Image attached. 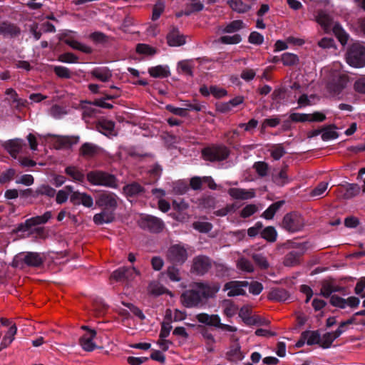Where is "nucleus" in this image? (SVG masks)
Instances as JSON below:
<instances>
[{"mask_svg": "<svg viewBox=\"0 0 365 365\" xmlns=\"http://www.w3.org/2000/svg\"><path fill=\"white\" fill-rule=\"evenodd\" d=\"M202 335L206 342V348L207 351L212 352L214 351L213 345L215 343L213 335L208 331L206 329H204L202 331Z\"/></svg>", "mask_w": 365, "mask_h": 365, "instance_id": "5fc2aeb1", "label": "nucleus"}, {"mask_svg": "<svg viewBox=\"0 0 365 365\" xmlns=\"http://www.w3.org/2000/svg\"><path fill=\"white\" fill-rule=\"evenodd\" d=\"M96 336V331L94 329H89V332H87L80 338L79 344L83 350L92 351L96 349V345L93 342Z\"/></svg>", "mask_w": 365, "mask_h": 365, "instance_id": "412c9836", "label": "nucleus"}, {"mask_svg": "<svg viewBox=\"0 0 365 365\" xmlns=\"http://www.w3.org/2000/svg\"><path fill=\"white\" fill-rule=\"evenodd\" d=\"M269 150L271 156L275 160H279L286 153L285 148L282 144L272 145Z\"/></svg>", "mask_w": 365, "mask_h": 365, "instance_id": "49530a36", "label": "nucleus"}, {"mask_svg": "<svg viewBox=\"0 0 365 365\" xmlns=\"http://www.w3.org/2000/svg\"><path fill=\"white\" fill-rule=\"evenodd\" d=\"M53 71L55 74L59 78H70L71 77V71L64 66H56L53 67Z\"/></svg>", "mask_w": 365, "mask_h": 365, "instance_id": "680f3d73", "label": "nucleus"}, {"mask_svg": "<svg viewBox=\"0 0 365 365\" xmlns=\"http://www.w3.org/2000/svg\"><path fill=\"white\" fill-rule=\"evenodd\" d=\"M70 202L74 205H82L86 207H91L93 205V197L86 192L73 191L70 196Z\"/></svg>", "mask_w": 365, "mask_h": 365, "instance_id": "2eb2a0df", "label": "nucleus"}, {"mask_svg": "<svg viewBox=\"0 0 365 365\" xmlns=\"http://www.w3.org/2000/svg\"><path fill=\"white\" fill-rule=\"evenodd\" d=\"M302 338L307 340L308 345L319 344L320 343V334L318 331H303Z\"/></svg>", "mask_w": 365, "mask_h": 365, "instance_id": "4c0bfd02", "label": "nucleus"}, {"mask_svg": "<svg viewBox=\"0 0 365 365\" xmlns=\"http://www.w3.org/2000/svg\"><path fill=\"white\" fill-rule=\"evenodd\" d=\"M25 145L21 139L10 140L4 143V148L14 158H16L17 154L21 150Z\"/></svg>", "mask_w": 365, "mask_h": 365, "instance_id": "5701e85b", "label": "nucleus"}, {"mask_svg": "<svg viewBox=\"0 0 365 365\" xmlns=\"http://www.w3.org/2000/svg\"><path fill=\"white\" fill-rule=\"evenodd\" d=\"M304 225V218L296 212L286 214L282 222V228L289 232H299L303 229Z\"/></svg>", "mask_w": 365, "mask_h": 365, "instance_id": "39448f33", "label": "nucleus"}, {"mask_svg": "<svg viewBox=\"0 0 365 365\" xmlns=\"http://www.w3.org/2000/svg\"><path fill=\"white\" fill-rule=\"evenodd\" d=\"M287 165H284L279 172L273 173L272 175V181L279 186H284L289 182V178L287 175Z\"/></svg>", "mask_w": 365, "mask_h": 365, "instance_id": "c85d7f7f", "label": "nucleus"}, {"mask_svg": "<svg viewBox=\"0 0 365 365\" xmlns=\"http://www.w3.org/2000/svg\"><path fill=\"white\" fill-rule=\"evenodd\" d=\"M224 304V314L227 317H233L237 311V306L231 301H225Z\"/></svg>", "mask_w": 365, "mask_h": 365, "instance_id": "052dcab7", "label": "nucleus"}, {"mask_svg": "<svg viewBox=\"0 0 365 365\" xmlns=\"http://www.w3.org/2000/svg\"><path fill=\"white\" fill-rule=\"evenodd\" d=\"M346 60L349 65L354 68L365 66V47L359 43H353L347 50Z\"/></svg>", "mask_w": 365, "mask_h": 365, "instance_id": "f03ea898", "label": "nucleus"}, {"mask_svg": "<svg viewBox=\"0 0 365 365\" xmlns=\"http://www.w3.org/2000/svg\"><path fill=\"white\" fill-rule=\"evenodd\" d=\"M329 302L332 306L340 309H344L347 306L351 308H356L359 304L360 300L356 297H350L345 299L341 297L333 294L331 297Z\"/></svg>", "mask_w": 365, "mask_h": 365, "instance_id": "4468645a", "label": "nucleus"}, {"mask_svg": "<svg viewBox=\"0 0 365 365\" xmlns=\"http://www.w3.org/2000/svg\"><path fill=\"white\" fill-rule=\"evenodd\" d=\"M79 152L83 158H91L98 154L99 148L93 143H85L80 148Z\"/></svg>", "mask_w": 365, "mask_h": 365, "instance_id": "a878e982", "label": "nucleus"}, {"mask_svg": "<svg viewBox=\"0 0 365 365\" xmlns=\"http://www.w3.org/2000/svg\"><path fill=\"white\" fill-rule=\"evenodd\" d=\"M258 211V207L255 204L247 205L240 212V217L242 218H247Z\"/></svg>", "mask_w": 365, "mask_h": 365, "instance_id": "13d9d810", "label": "nucleus"}, {"mask_svg": "<svg viewBox=\"0 0 365 365\" xmlns=\"http://www.w3.org/2000/svg\"><path fill=\"white\" fill-rule=\"evenodd\" d=\"M51 212L47 211L43 215L34 217L28 219V220L31 224V227H32L46 223L51 218Z\"/></svg>", "mask_w": 365, "mask_h": 365, "instance_id": "a18cd8bd", "label": "nucleus"}, {"mask_svg": "<svg viewBox=\"0 0 365 365\" xmlns=\"http://www.w3.org/2000/svg\"><path fill=\"white\" fill-rule=\"evenodd\" d=\"M336 127L334 125H330L326 128H324L322 130V138L323 140L327 141L331 139H336L339 137V134L337 132L334 130Z\"/></svg>", "mask_w": 365, "mask_h": 365, "instance_id": "de8ad7c7", "label": "nucleus"}, {"mask_svg": "<svg viewBox=\"0 0 365 365\" xmlns=\"http://www.w3.org/2000/svg\"><path fill=\"white\" fill-rule=\"evenodd\" d=\"M296 247L300 248L301 251H290L284 257L283 264L286 267H294L300 263V258L304 252V245H297Z\"/></svg>", "mask_w": 365, "mask_h": 365, "instance_id": "f3484780", "label": "nucleus"}, {"mask_svg": "<svg viewBox=\"0 0 365 365\" xmlns=\"http://www.w3.org/2000/svg\"><path fill=\"white\" fill-rule=\"evenodd\" d=\"M87 180L93 185L103 186L110 188L118 187L116 177L110 173L102 170H92L86 175Z\"/></svg>", "mask_w": 365, "mask_h": 365, "instance_id": "f257e3e1", "label": "nucleus"}, {"mask_svg": "<svg viewBox=\"0 0 365 365\" xmlns=\"http://www.w3.org/2000/svg\"><path fill=\"white\" fill-rule=\"evenodd\" d=\"M239 316L247 325H254L259 323L258 317L251 316V310L248 307H242L239 312Z\"/></svg>", "mask_w": 365, "mask_h": 365, "instance_id": "2f4dec72", "label": "nucleus"}, {"mask_svg": "<svg viewBox=\"0 0 365 365\" xmlns=\"http://www.w3.org/2000/svg\"><path fill=\"white\" fill-rule=\"evenodd\" d=\"M115 123L112 120H99L96 125L98 131L104 134L105 135H113L114 132Z\"/></svg>", "mask_w": 365, "mask_h": 365, "instance_id": "7c9ffc66", "label": "nucleus"}, {"mask_svg": "<svg viewBox=\"0 0 365 365\" xmlns=\"http://www.w3.org/2000/svg\"><path fill=\"white\" fill-rule=\"evenodd\" d=\"M336 339H337V337L335 336L333 331L327 332L322 336V338L320 337L319 346L323 349H328L331 346L332 342Z\"/></svg>", "mask_w": 365, "mask_h": 365, "instance_id": "09e8293b", "label": "nucleus"}, {"mask_svg": "<svg viewBox=\"0 0 365 365\" xmlns=\"http://www.w3.org/2000/svg\"><path fill=\"white\" fill-rule=\"evenodd\" d=\"M58 60L61 62L74 63H77L78 58L72 53H65L59 55Z\"/></svg>", "mask_w": 365, "mask_h": 365, "instance_id": "774afa93", "label": "nucleus"}, {"mask_svg": "<svg viewBox=\"0 0 365 365\" xmlns=\"http://www.w3.org/2000/svg\"><path fill=\"white\" fill-rule=\"evenodd\" d=\"M333 281L325 280L322 282V287L320 289V294L326 298L331 297L333 293Z\"/></svg>", "mask_w": 365, "mask_h": 365, "instance_id": "864d4df0", "label": "nucleus"}, {"mask_svg": "<svg viewBox=\"0 0 365 365\" xmlns=\"http://www.w3.org/2000/svg\"><path fill=\"white\" fill-rule=\"evenodd\" d=\"M79 138L78 136H56L55 147L56 149H69L73 145L78 143Z\"/></svg>", "mask_w": 365, "mask_h": 365, "instance_id": "4be33fe9", "label": "nucleus"}, {"mask_svg": "<svg viewBox=\"0 0 365 365\" xmlns=\"http://www.w3.org/2000/svg\"><path fill=\"white\" fill-rule=\"evenodd\" d=\"M332 31L335 36L338 38L342 45H344L347 43L349 35L346 33V31L343 29L339 24L335 23L333 25Z\"/></svg>", "mask_w": 365, "mask_h": 365, "instance_id": "a19ab883", "label": "nucleus"}, {"mask_svg": "<svg viewBox=\"0 0 365 365\" xmlns=\"http://www.w3.org/2000/svg\"><path fill=\"white\" fill-rule=\"evenodd\" d=\"M289 297V295L287 291L282 288H273L269 291L267 295V298L269 300L276 302H284Z\"/></svg>", "mask_w": 365, "mask_h": 365, "instance_id": "cd10ccee", "label": "nucleus"}, {"mask_svg": "<svg viewBox=\"0 0 365 365\" xmlns=\"http://www.w3.org/2000/svg\"><path fill=\"white\" fill-rule=\"evenodd\" d=\"M281 61L284 66H294L299 62V58L297 55L291 53H284L282 55Z\"/></svg>", "mask_w": 365, "mask_h": 365, "instance_id": "603ef678", "label": "nucleus"}, {"mask_svg": "<svg viewBox=\"0 0 365 365\" xmlns=\"http://www.w3.org/2000/svg\"><path fill=\"white\" fill-rule=\"evenodd\" d=\"M190 287L198 294L202 303L210 298H213L220 289V285L217 282H194Z\"/></svg>", "mask_w": 365, "mask_h": 365, "instance_id": "20e7f679", "label": "nucleus"}, {"mask_svg": "<svg viewBox=\"0 0 365 365\" xmlns=\"http://www.w3.org/2000/svg\"><path fill=\"white\" fill-rule=\"evenodd\" d=\"M167 43L170 46H180L185 43V36L176 27H172L166 36Z\"/></svg>", "mask_w": 365, "mask_h": 365, "instance_id": "6ab92c4d", "label": "nucleus"}, {"mask_svg": "<svg viewBox=\"0 0 365 365\" xmlns=\"http://www.w3.org/2000/svg\"><path fill=\"white\" fill-rule=\"evenodd\" d=\"M229 195L235 200H247L255 197V190L254 189H243L238 187L230 188L227 191Z\"/></svg>", "mask_w": 365, "mask_h": 365, "instance_id": "a211bd4d", "label": "nucleus"}, {"mask_svg": "<svg viewBox=\"0 0 365 365\" xmlns=\"http://www.w3.org/2000/svg\"><path fill=\"white\" fill-rule=\"evenodd\" d=\"M73 187L71 185H66L63 189L58 191L56 197L57 204L61 205L66 202L68 198L69 195H72Z\"/></svg>", "mask_w": 365, "mask_h": 365, "instance_id": "ea45409f", "label": "nucleus"}, {"mask_svg": "<svg viewBox=\"0 0 365 365\" xmlns=\"http://www.w3.org/2000/svg\"><path fill=\"white\" fill-rule=\"evenodd\" d=\"M218 41L223 44H237L242 41V38L240 34H236L232 36H222Z\"/></svg>", "mask_w": 365, "mask_h": 365, "instance_id": "4d7b16f0", "label": "nucleus"}, {"mask_svg": "<svg viewBox=\"0 0 365 365\" xmlns=\"http://www.w3.org/2000/svg\"><path fill=\"white\" fill-rule=\"evenodd\" d=\"M21 29L15 24L9 21L0 23V34L5 37L15 38L20 35Z\"/></svg>", "mask_w": 365, "mask_h": 365, "instance_id": "aec40b11", "label": "nucleus"}, {"mask_svg": "<svg viewBox=\"0 0 365 365\" xmlns=\"http://www.w3.org/2000/svg\"><path fill=\"white\" fill-rule=\"evenodd\" d=\"M228 4L233 11L237 13H245L250 9V6L242 0H230L228 1Z\"/></svg>", "mask_w": 365, "mask_h": 365, "instance_id": "c03bdc74", "label": "nucleus"}, {"mask_svg": "<svg viewBox=\"0 0 365 365\" xmlns=\"http://www.w3.org/2000/svg\"><path fill=\"white\" fill-rule=\"evenodd\" d=\"M230 150L224 145H212L202 150V156L205 160L220 162L226 160Z\"/></svg>", "mask_w": 365, "mask_h": 365, "instance_id": "7ed1b4c3", "label": "nucleus"}, {"mask_svg": "<svg viewBox=\"0 0 365 365\" xmlns=\"http://www.w3.org/2000/svg\"><path fill=\"white\" fill-rule=\"evenodd\" d=\"M17 328L15 324L10 327L8 331L3 337L0 344V351L9 346L14 339V335L16 334Z\"/></svg>", "mask_w": 365, "mask_h": 365, "instance_id": "c9c22d12", "label": "nucleus"}, {"mask_svg": "<svg viewBox=\"0 0 365 365\" xmlns=\"http://www.w3.org/2000/svg\"><path fill=\"white\" fill-rule=\"evenodd\" d=\"M167 274L169 279L173 282H180L181 280V276L179 269L175 266L168 267L167 269Z\"/></svg>", "mask_w": 365, "mask_h": 365, "instance_id": "69168bd1", "label": "nucleus"}, {"mask_svg": "<svg viewBox=\"0 0 365 365\" xmlns=\"http://www.w3.org/2000/svg\"><path fill=\"white\" fill-rule=\"evenodd\" d=\"M148 73L153 78H166L170 76L168 67L161 65L150 68Z\"/></svg>", "mask_w": 365, "mask_h": 365, "instance_id": "f704fd0d", "label": "nucleus"}, {"mask_svg": "<svg viewBox=\"0 0 365 365\" xmlns=\"http://www.w3.org/2000/svg\"><path fill=\"white\" fill-rule=\"evenodd\" d=\"M247 281H230L225 284L223 291H228L227 296L230 297L245 295V287H248Z\"/></svg>", "mask_w": 365, "mask_h": 365, "instance_id": "f8f14e48", "label": "nucleus"}, {"mask_svg": "<svg viewBox=\"0 0 365 365\" xmlns=\"http://www.w3.org/2000/svg\"><path fill=\"white\" fill-rule=\"evenodd\" d=\"M118 197L111 192H103L98 195L96 205L103 209L114 211L118 207Z\"/></svg>", "mask_w": 365, "mask_h": 365, "instance_id": "6e6552de", "label": "nucleus"}, {"mask_svg": "<svg viewBox=\"0 0 365 365\" xmlns=\"http://www.w3.org/2000/svg\"><path fill=\"white\" fill-rule=\"evenodd\" d=\"M140 274V271L134 267H122L115 270L110 277L117 282H125L128 284Z\"/></svg>", "mask_w": 365, "mask_h": 365, "instance_id": "9d476101", "label": "nucleus"}, {"mask_svg": "<svg viewBox=\"0 0 365 365\" xmlns=\"http://www.w3.org/2000/svg\"><path fill=\"white\" fill-rule=\"evenodd\" d=\"M212 267L211 259L205 255H199L192 259V270L198 275H204Z\"/></svg>", "mask_w": 365, "mask_h": 365, "instance_id": "9b49d317", "label": "nucleus"}, {"mask_svg": "<svg viewBox=\"0 0 365 365\" xmlns=\"http://www.w3.org/2000/svg\"><path fill=\"white\" fill-rule=\"evenodd\" d=\"M64 42L72 48L81 51L85 53H91L92 52V48L90 46L84 45L72 38H66L64 40Z\"/></svg>", "mask_w": 365, "mask_h": 365, "instance_id": "58836bf2", "label": "nucleus"}, {"mask_svg": "<svg viewBox=\"0 0 365 365\" xmlns=\"http://www.w3.org/2000/svg\"><path fill=\"white\" fill-rule=\"evenodd\" d=\"M166 257L173 264H182L187 259V252L184 246L173 245L168 248Z\"/></svg>", "mask_w": 365, "mask_h": 365, "instance_id": "1a4fd4ad", "label": "nucleus"}, {"mask_svg": "<svg viewBox=\"0 0 365 365\" xmlns=\"http://www.w3.org/2000/svg\"><path fill=\"white\" fill-rule=\"evenodd\" d=\"M261 237L268 242H274L277 237V230L272 226L266 227L261 230Z\"/></svg>", "mask_w": 365, "mask_h": 365, "instance_id": "79ce46f5", "label": "nucleus"}, {"mask_svg": "<svg viewBox=\"0 0 365 365\" xmlns=\"http://www.w3.org/2000/svg\"><path fill=\"white\" fill-rule=\"evenodd\" d=\"M91 74L102 82H108L112 77V72L107 67L96 68L91 71Z\"/></svg>", "mask_w": 365, "mask_h": 365, "instance_id": "bb28decb", "label": "nucleus"}, {"mask_svg": "<svg viewBox=\"0 0 365 365\" xmlns=\"http://www.w3.org/2000/svg\"><path fill=\"white\" fill-rule=\"evenodd\" d=\"M253 168L255 170L257 175L264 178L268 175L269 165L264 161H258L254 163Z\"/></svg>", "mask_w": 365, "mask_h": 365, "instance_id": "8fccbe9b", "label": "nucleus"}, {"mask_svg": "<svg viewBox=\"0 0 365 365\" xmlns=\"http://www.w3.org/2000/svg\"><path fill=\"white\" fill-rule=\"evenodd\" d=\"M244 27V23L241 20H235L227 24L223 29L224 33H235Z\"/></svg>", "mask_w": 365, "mask_h": 365, "instance_id": "3c124183", "label": "nucleus"}, {"mask_svg": "<svg viewBox=\"0 0 365 365\" xmlns=\"http://www.w3.org/2000/svg\"><path fill=\"white\" fill-rule=\"evenodd\" d=\"M24 262L29 266L38 267L43 263L41 255L37 252H28L24 257Z\"/></svg>", "mask_w": 365, "mask_h": 365, "instance_id": "72a5a7b5", "label": "nucleus"}, {"mask_svg": "<svg viewBox=\"0 0 365 365\" xmlns=\"http://www.w3.org/2000/svg\"><path fill=\"white\" fill-rule=\"evenodd\" d=\"M237 267L240 270L247 272L249 273H251L254 271V266H253L252 263L250 260H248L244 257L238 259L237 263Z\"/></svg>", "mask_w": 365, "mask_h": 365, "instance_id": "6e6d98bb", "label": "nucleus"}, {"mask_svg": "<svg viewBox=\"0 0 365 365\" xmlns=\"http://www.w3.org/2000/svg\"><path fill=\"white\" fill-rule=\"evenodd\" d=\"M225 358L231 362H237L245 358V354L241 351L237 339L230 344L228 351L225 353Z\"/></svg>", "mask_w": 365, "mask_h": 365, "instance_id": "dca6fc26", "label": "nucleus"}, {"mask_svg": "<svg viewBox=\"0 0 365 365\" xmlns=\"http://www.w3.org/2000/svg\"><path fill=\"white\" fill-rule=\"evenodd\" d=\"M113 211L106 209H103L100 213H97L93 216V222L98 225L110 223L113 222Z\"/></svg>", "mask_w": 365, "mask_h": 365, "instance_id": "b1692460", "label": "nucleus"}, {"mask_svg": "<svg viewBox=\"0 0 365 365\" xmlns=\"http://www.w3.org/2000/svg\"><path fill=\"white\" fill-rule=\"evenodd\" d=\"M56 195V190L48 185H42L39 186L34 194V197H38L39 195H46L53 197Z\"/></svg>", "mask_w": 365, "mask_h": 365, "instance_id": "37998d69", "label": "nucleus"}, {"mask_svg": "<svg viewBox=\"0 0 365 365\" xmlns=\"http://www.w3.org/2000/svg\"><path fill=\"white\" fill-rule=\"evenodd\" d=\"M284 204V200H280L272 203L261 215L262 217L266 220H272L275 213L279 208Z\"/></svg>", "mask_w": 365, "mask_h": 365, "instance_id": "e433bc0d", "label": "nucleus"}, {"mask_svg": "<svg viewBox=\"0 0 365 365\" xmlns=\"http://www.w3.org/2000/svg\"><path fill=\"white\" fill-rule=\"evenodd\" d=\"M139 226L143 229L153 233H160L165 229L163 221L155 216L145 215L141 216L138 220Z\"/></svg>", "mask_w": 365, "mask_h": 365, "instance_id": "0eeeda50", "label": "nucleus"}, {"mask_svg": "<svg viewBox=\"0 0 365 365\" xmlns=\"http://www.w3.org/2000/svg\"><path fill=\"white\" fill-rule=\"evenodd\" d=\"M123 191L128 197H135L145 192V189L138 182H133L123 187Z\"/></svg>", "mask_w": 365, "mask_h": 365, "instance_id": "473e14b6", "label": "nucleus"}, {"mask_svg": "<svg viewBox=\"0 0 365 365\" xmlns=\"http://www.w3.org/2000/svg\"><path fill=\"white\" fill-rule=\"evenodd\" d=\"M328 182H321L317 186L314 188L311 192L310 196L312 197H319L321 196L327 189Z\"/></svg>", "mask_w": 365, "mask_h": 365, "instance_id": "338daca9", "label": "nucleus"}, {"mask_svg": "<svg viewBox=\"0 0 365 365\" xmlns=\"http://www.w3.org/2000/svg\"><path fill=\"white\" fill-rule=\"evenodd\" d=\"M315 19L316 21L323 28L325 32H328L331 29L333 21L331 17L325 11H318Z\"/></svg>", "mask_w": 365, "mask_h": 365, "instance_id": "393cba45", "label": "nucleus"}, {"mask_svg": "<svg viewBox=\"0 0 365 365\" xmlns=\"http://www.w3.org/2000/svg\"><path fill=\"white\" fill-rule=\"evenodd\" d=\"M348 82L347 74L339 71L333 72L327 83V89L333 96L339 95L346 88Z\"/></svg>", "mask_w": 365, "mask_h": 365, "instance_id": "423d86ee", "label": "nucleus"}, {"mask_svg": "<svg viewBox=\"0 0 365 365\" xmlns=\"http://www.w3.org/2000/svg\"><path fill=\"white\" fill-rule=\"evenodd\" d=\"M252 257L255 262L263 269H266L269 267V262H267L266 257L263 256L262 254H253Z\"/></svg>", "mask_w": 365, "mask_h": 365, "instance_id": "0e129e2a", "label": "nucleus"}, {"mask_svg": "<svg viewBox=\"0 0 365 365\" xmlns=\"http://www.w3.org/2000/svg\"><path fill=\"white\" fill-rule=\"evenodd\" d=\"M65 173L70 176L75 182H83L85 175L83 170L76 166L70 165L65 168Z\"/></svg>", "mask_w": 365, "mask_h": 365, "instance_id": "c756f323", "label": "nucleus"}, {"mask_svg": "<svg viewBox=\"0 0 365 365\" xmlns=\"http://www.w3.org/2000/svg\"><path fill=\"white\" fill-rule=\"evenodd\" d=\"M180 302L187 308L196 307L202 304L198 294L195 292L192 287L181 294Z\"/></svg>", "mask_w": 365, "mask_h": 365, "instance_id": "ddd939ff", "label": "nucleus"}, {"mask_svg": "<svg viewBox=\"0 0 365 365\" xmlns=\"http://www.w3.org/2000/svg\"><path fill=\"white\" fill-rule=\"evenodd\" d=\"M192 227L200 232L207 233L212 230V225L208 222H195Z\"/></svg>", "mask_w": 365, "mask_h": 365, "instance_id": "bf43d9fd", "label": "nucleus"}, {"mask_svg": "<svg viewBox=\"0 0 365 365\" xmlns=\"http://www.w3.org/2000/svg\"><path fill=\"white\" fill-rule=\"evenodd\" d=\"M178 69L179 73L192 76V66L187 61H180L178 64Z\"/></svg>", "mask_w": 365, "mask_h": 365, "instance_id": "e2e57ef3", "label": "nucleus"}]
</instances>
